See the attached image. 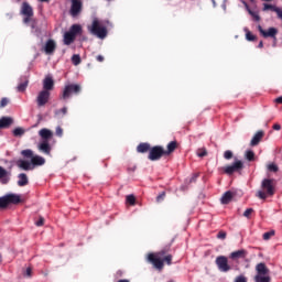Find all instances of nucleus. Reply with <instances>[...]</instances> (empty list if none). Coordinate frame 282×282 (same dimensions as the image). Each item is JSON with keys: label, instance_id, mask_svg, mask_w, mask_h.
<instances>
[{"label": "nucleus", "instance_id": "nucleus-1", "mask_svg": "<svg viewBox=\"0 0 282 282\" xmlns=\"http://www.w3.org/2000/svg\"><path fill=\"white\" fill-rule=\"evenodd\" d=\"M148 261L149 263H152L155 270H159V272H162V270H164V263H166V265H172L173 256L169 254V248H164L159 252L149 253Z\"/></svg>", "mask_w": 282, "mask_h": 282}, {"label": "nucleus", "instance_id": "nucleus-2", "mask_svg": "<svg viewBox=\"0 0 282 282\" xmlns=\"http://www.w3.org/2000/svg\"><path fill=\"white\" fill-rule=\"evenodd\" d=\"M276 193V181L274 178H263L261 182V189L256 194L259 199H268V197H273Z\"/></svg>", "mask_w": 282, "mask_h": 282}, {"label": "nucleus", "instance_id": "nucleus-3", "mask_svg": "<svg viewBox=\"0 0 282 282\" xmlns=\"http://www.w3.org/2000/svg\"><path fill=\"white\" fill-rule=\"evenodd\" d=\"M254 282H272L270 276V269L265 265V262H260L256 265Z\"/></svg>", "mask_w": 282, "mask_h": 282}, {"label": "nucleus", "instance_id": "nucleus-4", "mask_svg": "<svg viewBox=\"0 0 282 282\" xmlns=\"http://www.w3.org/2000/svg\"><path fill=\"white\" fill-rule=\"evenodd\" d=\"M88 32L97 39H107V26L102 25L98 19H95L91 25H88Z\"/></svg>", "mask_w": 282, "mask_h": 282}, {"label": "nucleus", "instance_id": "nucleus-5", "mask_svg": "<svg viewBox=\"0 0 282 282\" xmlns=\"http://www.w3.org/2000/svg\"><path fill=\"white\" fill-rule=\"evenodd\" d=\"M10 204H21V196L19 194H7L0 197V208H8Z\"/></svg>", "mask_w": 282, "mask_h": 282}, {"label": "nucleus", "instance_id": "nucleus-6", "mask_svg": "<svg viewBox=\"0 0 282 282\" xmlns=\"http://www.w3.org/2000/svg\"><path fill=\"white\" fill-rule=\"evenodd\" d=\"M83 91V88L78 84H69L64 87V90L62 93V100H67L72 96V94H75V96H78Z\"/></svg>", "mask_w": 282, "mask_h": 282}, {"label": "nucleus", "instance_id": "nucleus-7", "mask_svg": "<svg viewBox=\"0 0 282 282\" xmlns=\"http://www.w3.org/2000/svg\"><path fill=\"white\" fill-rule=\"evenodd\" d=\"M164 155V147L155 145L153 148H150L148 159L151 162H158V160H162Z\"/></svg>", "mask_w": 282, "mask_h": 282}, {"label": "nucleus", "instance_id": "nucleus-8", "mask_svg": "<svg viewBox=\"0 0 282 282\" xmlns=\"http://www.w3.org/2000/svg\"><path fill=\"white\" fill-rule=\"evenodd\" d=\"M21 14L24 17L23 23L28 24L32 21V17H34V9L28 2H23L21 7Z\"/></svg>", "mask_w": 282, "mask_h": 282}, {"label": "nucleus", "instance_id": "nucleus-9", "mask_svg": "<svg viewBox=\"0 0 282 282\" xmlns=\"http://www.w3.org/2000/svg\"><path fill=\"white\" fill-rule=\"evenodd\" d=\"M215 263L219 272H230V270H232V267L228 264V257L226 256H218L215 260Z\"/></svg>", "mask_w": 282, "mask_h": 282}, {"label": "nucleus", "instance_id": "nucleus-10", "mask_svg": "<svg viewBox=\"0 0 282 282\" xmlns=\"http://www.w3.org/2000/svg\"><path fill=\"white\" fill-rule=\"evenodd\" d=\"M258 30L264 39H274V41H276V34H279V30L275 28H269V30L265 31L261 25H258Z\"/></svg>", "mask_w": 282, "mask_h": 282}, {"label": "nucleus", "instance_id": "nucleus-11", "mask_svg": "<svg viewBox=\"0 0 282 282\" xmlns=\"http://www.w3.org/2000/svg\"><path fill=\"white\" fill-rule=\"evenodd\" d=\"M51 93L47 90H42L36 97L37 107H45L46 102H50Z\"/></svg>", "mask_w": 282, "mask_h": 282}, {"label": "nucleus", "instance_id": "nucleus-12", "mask_svg": "<svg viewBox=\"0 0 282 282\" xmlns=\"http://www.w3.org/2000/svg\"><path fill=\"white\" fill-rule=\"evenodd\" d=\"M243 169V162L236 161L231 165H227L224 171L227 175H232V173H237V171H241Z\"/></svg>", "mask_w": 282, "mask_h": 282}, {"label": "nucleus", "instance_id": "nucleus-13", "mask_svg": "<svg viewBox=\"0 0 282 282\" xmlns=\"http://www.w3.org/2000/svg\"><path fill=\"white\" fill-rule=\"evenodd\" d=\"M70 15L72 17H78L80 12H83V1L80 0H72V6H70Z\"/></svg>", "mask_w": 282, "mask_h": 282}, {"label": "nucleus", "instance_id": "nucleus-14", "mask_svg": "<svg viewBox=\"0 0 282 282\" xmlns=\"http://www.w3.org/2000/svg\"><path fill=\"white\" fill-rule=\"evenodd\" d=\"M37 150L40 151V153L52 158V144H50V142H40L37 144Z\"/></svg>", "mask_w": 282, "mask_h": 282}, {"label": "nucleus", "instance_id": "nucleus-15", "mask_svg": "<svg viewBox=\"0 0 282 282\" xmlns=\"http://www.w3.org/2000/svg\"><path fill=\"white\" fill-rule=\"evenodd\" d=\"M247 257H248V250L246 249L232 251L229 254V259H231L232 261H239V259H246Z\"/></svg>", "mask_w": 282, "mask_h": 282}, {"label": "nucleus", "instance_id": "nucleus-16", "mask_svg": "<svg viewBox=\"0 0 282 282\" xmlns=\"http://www.w3.org/2000/svg\"><path fill=\"white\" fill-rule=\"evenodd\" d=\"M17 166H19V169H22V171H33L34 166H32V161H26V160H19L17 162Z\"/></svg>", "mask_w": 282, "mask_h": 282}, {"label": "nucleus", "instance_id": "nucleus-17", "mask_svg": "<svg viewBox=\"0 0 282 282\" xmlns=\"http://www.w3.org/2000/svg\"><path fill=\"white\" fill-rule=\"evenodd\" d=\"M54 89V79L50 76L43 80V91H52Z\"/></svg>", "mask_w": 282, "mask_h": 282}, {"label": "nucleus", "instance_id": "nucleus-18", "mask_svg": "<svg viewBox=\"0 0 282 282\" xmlns=\"http://www.w3.org/2000/svg\"><path fill=\"white\" fill-rule=\"evenodd\" d=\"M39 135L40 138H42V140L47 141L54 138V132H52V130L50 129L44 128L39 131Z\"/></svg>", "mask_w": 282, "mask_h": 282}, {"label": "nucleus", "instance_id": "nucleus-19", "mask_svg": "<svg viewBox=\"0 0 282 282\" xmlns=\"http://www.w3.org/2000/svg\"><path fill=\"white\" fill-rule=\"evenodd\" d=\"M45 164V158L41 156V155H33L31 159V166H33V169L35 166H44Z\"/></svg>", "mask_w": 282, "mask_h": 282}, {"label": "nucleus", "instance_id": "nucleus-20", "mask_svg": "<svg viewBox=\"0 0 282 282\" xmlns=\"http://www.w3.org/2000/svg\"><path fill=\"white\" fill-rule=\"evenodd\" d=\"M44 52L46 54H54V52H56V42L48 40L44 46Z\"/></svg>", "mask_w": 282, "mask_h": 282}, {"label": "nucleus", "instance_id": "nucleus-21", "mask_svg": "<svg viewBox=\"0 0 282 282\" xmlns=\"http://www.w3.org/2000/svg\"><path fill=\"white\" fill-rule=\"evenodd\" d=\"M28 85H30V79L28 77H21L20 78V84L17 87V91L23 93L25 89H28Z\"/></svg>", "mask_w": 282, "mask_h": 282}, {"label": "nucleus", "instance_id": "nucleus-22", "mask_svg": "<svg viewBox=\"0 0 282 282\" xmlns=\"http://www.w3.org/2000/svg\"><path fill=\"white\" fill-rule=\"evenodd\" d=\"M67 32L76 39L78 34H83V26L80 24H73Z\"/></svg>", "mask_w": 282, "mask_h": 282}, {"label": "nucleus", "instance_id": "nucleus-23", "mask_svg": "<svg viewBox=\"0 0 282 282\" xmlns=\"http://www.w3.org/2000/svg\"><path fill=\"white\" fill-rule=\"evenodd\" d=\"M14 122L10 117H2L0 119V129H8Z\"/></svg>", "mask_w": 282, "mask_h": 282}, {"label": "nucleus", "instance_id": "nucleus-24", "mask_svg": "<svg viewBox=\"0 0 282 282\" xmlns=\"http://www.w3.org/2000/svg\"><path fill=\"white\" fill-rule=\"evenodd\" d=\"M263 10H271L272 12H275L278 17L282 20V10L280 8L264 3Z\"/></svg>", "mask_w": 282, "mask_h": 282}, {"label": "nucleus", "instance_id": "nucleus-25", "mask_svg": "<svg viewBox=\"0 0 282 282\" xmlns=\"http://www.w3.org/2000/svg\"><path fill=\"white\" fill-rule=\"evenodd\" d=\"M18 178V186H28V184H30V181L28 180V174L25 173L19 174Z\"/></svg>", "mask_w": 282, "mask_h": 282}, {"label": "nucleus", "instance_id": "nucleus-26", "mask_svg": "<svg viewBox=\"0 0 282 282\" xmlns=\"http://www.w3.org/2000/svg\"><path fill=\"white\" fill-rule=\"evenodd\" d=\"M232 192H226L223 197L220 198L221 204H230L232 202Z\"/></svg>", "mask_w": 282, "mask_h": 282}, {"label": "nucleus", "instance_id": "nucleus-27", "mask_svg": "<svg viewBox=\"0 0 282 282\" xmlns=\"http://www.w3.org/2000/svg\"><path fill=\"white\" fill-rule=\"evenodd\" d=\"M76 41V37L73 36L68 31L64 33V45H72Z\"/></svg>", "mask_w": 282, "mask_h": 282}, {"label": "nucleus", "instance_id": "nucleus-28", "mask_svg": "<svg viewBox=\"0 0 282 282\" xmlns=\"http://www.w3.org/2000/svg\"><path fill=\"white\" fill-rule=\"evenodd\" d=\"M264 135H265V131L259 130L252 137L251 142H261Z\"/></svg>", "mask_w": 282, "mask_h": 282}, {"label": "nucleus", "instance_id": "nucleus-29", "mask_svg": "<svg viewBox=\"0 0 282 282\" xmlns=\"http://www.w3.org/2000/svg\"><path fill=\"white\" fill-rule=\"evenodd\" d=\"M137 151H138V153H147V152L151 151V144H149V143H140L137 147Z\"/></svg>", "mask_w": 282, "mask_h": 282}, {"label": "nucleus", "instance_id": "nucleus-30", "mask_svg": "<svg viewBox=\"0 0 282 282\" xmlns=\"http://www.w3.org/2000/svg\"><path fill=\"white\" fill-rule=\"evenodd\" d=\"M177 149V142H171L167 144V150H164V155H171L173 151Z\"/></svg>", "mask_w": 282, "mask_h": 282}, {"label": "nucleus", "instance_id": "nucleus-31", "mask_svg": "<svg viewBox=\"0 0 282 282\" xmlns=\"http://www.w3.org/2000/svg\"><path fill=\"white\" fill-rule=\"evenodd\" d=\"M21 155H23V158H28V159L32 160V158H34V152L30 149L22 150Z\"/></svg>", "mask_w": 282, "mask_h": 282}, {"label": "nucleus", "instance_id": "nucleus-32", "mask_svg": "<svg viewBox=\"0 0 282 282\" xmlns=\"http://www.w3.org/2000/svg\"><path fill=\"white\" fill-rule=\"evenodd\" d=\"M24 134H25V129H23V128H15L13 130V135L15 138H21V135H24Z\"/></svg>", "mask_w": 282, "mask_h": 282}, {"label": "nucleus", "instance_id": "nucleus-33", "mask_svg": "<svg viewBox=\"0 0 282 282\" xmlns=\"http://www.w3.org/2000/svg\"><path fill=\"white\" fill-rule=\"evenodd\" d=\"M126 202L127 204H130V206H135V196L133 194L128 195Z\"/></svg>", "mask_w": 282, "mask_h": 282}, {"label": "nucleus", "instance_id": "nucleus-34", "mask_svg": "<svg viewBox=\"0 0 282 282\" xmlns=\"http://www.w3.org/2000/svg\"><path fill=\"white\" fill-rule=\"evenodd\" d=\"M8 105H10V98L3 97L0 100V109H4V107H8Z\"/></svg>", "mask_w": 282, "mask_h": 282}, {"label": "nucleus", "instance_id": "nucleus-35", "mask_svg": "<svg viewBox=\"0 0 282 282\" xmlns=\"http://www.w3.org/2000/svg\"><path fill=\"white\" fill-rule=\"evenodd\" d=\"M268 171H270V173H279V165L271 163L268 165Z\"/></svg>", "mask_w": 282, "mask_h": 282}, {"label": "nucleus", "instance_id": "nucleus-36", "mask_svg": "<svg viewBox=\"0 0 282 282\" xmlns=\"http://www.w3.org/2000/svg\"><path fill=\"white\" fill-rule=\"evenodd\" d=\"M246 33V39L247 41H257V36L252 34V32L248 31V29H245Z\"/></svg>", "mask_w": 282, "mask_h": 282}, {"label": "nucleus", "instance_id": "nucleus-37", "mask_svg": "<svg viewBox=\"0 0 282 282\" xmlns=\"http://www.w3.org/2000/svg\"><path fill=\"white\" fill-rule=\"evenodd\" d=\"M72 63H73V65H80V63H82L80 55L74 54L72 56Z\"/></svg>", "mask_w": 282, "mask_h": 282}, {"label": "nucleus", "instance_id": "nucleus-38", "mask_svg": "<svg viewBox=\"0 0 282 282\" xmlns=\"http://www.w3.org/2000/svg\"><path fill=\"white\" fill-rule=\"evenodd\" d=\"M246 158L248 162H254V152L252 150H248L246 152Z\"/></svg>", "mask_w": 282, "mask_h": 282}, {"label": "nucleus", "instance_id": "nucleus-39", "mask_svg": "<svg viewBox=\"0 0 282 282\" xmlns=\"http://www.w3.org/2000/svg\"><path fill=\"white\" fill-rule=\"evenodd\" d=\"M198 158H206L208 155V151H206V148H200L197 150Z\"/></svg>", "mask_w": 282, "mask_h": 282}, {"label": "nucleus", "instance_id": "nucleus-40", "mask_svg": "<svg viewBox=\"0 0 282 282\" xmlns=\"http://www.w3.org/2000/svg\"><path fill=\"white\" fill-rule=\"evenodd\" d=\"M272 237H274V230L264 232L262 239H264V241H269V239H272Z\"/></svg>", "mask_w": 282, "mask_h": 282}, {"label": "nucleus", "instance_id": "nucleus-41", "mask_svg": "<svg viewBox=\"0 0 282 282\" xmlns=\"http://www.w3.org/2000/svg\"><path fill=\"white\" fill-rule=\"evenodd\" d=\"M67 116V107H63L62 109L55 110V116Z\"/></svg>", "mask_w": 282, "mask_h": 282}, {"label": "nucleus", "instance_id": "nucleus-42", "mask_svg": "<svg viewBox=\"0 0 282 282\" xmlns=\"http://www.w3.org/2000/svg\"><path fill=\"white\" fill-rule=\"evenodd\" d=\"M252 213H254L253 208H247L243 213V217H246L247 219H250V215H252Z\"/></svg>", "mask_w": 282, "mask_h": 282}, {"label": "nucleus", "instance_id": "nucleus-43", "mask_svg": "<svg viewBox=\"0 0 282 282\" xmlns=\"http://www.w3.org/2000/svg\"><path fill=\"white\" fill-rule=\"evenodd\" d=\"M234 282H248V278H246V275L240 274L238 276H236Z\"/></svg>", "mask_w": 282, "mask_h": 282}, {"label": "nucleus", "instance_id": "nucleus-44", "mask_svg": "<svg viewBox=\"0 0 282 282\" xmlns=\"http://www.w3.org/2000/svg\"><path fill=\"white\" fill-rule=\"evenodd\" d=\"M3 177H8V170L0 166V180H3Z\"/></svg>", "mask_w": 282, "mask_h": 282}, {"label": "nucleus", "instance_id": "nucleus-45", "mask_svg": "<svg viewBox=\"0 0 282 282\" xmlns=\"http://www.w3.org/2000/svg\"><path fill=\"white\" fill-rule=\"evenodd\" d=\"M224 158L225 160H232V151L230 150L225 151Z\"/></svg>", "mask_w": 282, "mask_h": 282}, {"label": "nucleus", "instance_id": "nucleus-46", "mask_svg": "<svg viewBox=\"0 0 282 282\" xmlns=\"http://www.w3.org/2000/svg\"><path fill=\"white\" fill-rule=\"evenodd\" d=\"M55 134L57 135V138H63V128H61V126L56 128Z\"/></svg>", "mask_w": 282, "mask_h": 282}, {"label": "nucleus", "instance_id": "nucleus-47", "mask_svg": "<svg viewBox=\"0 0 282 282\" xmlns=\"http://www.w3.org/2000/svg\"><path fill=\"white\" fill-rule=\"evenodd\" d=\"M24 276H28V279H32V267L26 268Z\"/></svg>", "mask_w": 282, "mask_h": 282}, {"label": "nucleus", "instance_id": "nucleus-48", "mask_svg": "<svg viewBox=\"0 0 282 282\" xmlns=\"http://www.w3.org/2000/svg\"><path fill=\"white\" fill-rule=\"evenodd\" d=\"M249 14L252 15V18L254 19V21H261V17H259V15L257 14V12H253V11L249 10Z\"/></svg>", "mask_w": 282, "mask_h": 282}, {"label": "nucleus", "instance_id": "nucleus-49", "mask_svg": "<svg viewBox=\"0 0 282 282\" xmlns=\"http://www.w3.org/2000/svg\"><path fill=\"white\" fill-rule=\"evenodd\" d=\"M164 197H166V192H162L158 197H156V202H163Z\"/></svg>", "mask_w": 282, "mask_h": 282}, {"label": "nucleus", "instance_id": "nucleus-50", "mask_svg": "<svg viewBox=\"0 0 282 282\" xmlns=\"http://www.w3.org/2000/svg\"><path fill=\"white\" fill-rule=\"evenodd\" d=\"M226 237H227L226 231H219V232L217 234V239H226Z\"/></svg>", "mask_w": 282, "mask_h": 282}, {"label": "nucleus", "instance_id": "nucleus-51", "mask_svg": "<svg viewBox=\"0 0 282 282\" xmlns=\"http://www.w3.org/2000/svg\"><path fill=\"white\" fill-rule=\"evenodd\" d=\"M45 224V218H43V217H40V219L35 223V225L37 226V227H41V226H43Z\"/></svg>", "mask_w": 282, "mask_h": 282}, {"label": "nucleus", "instance_id": "nucleus-52", "mask_svg": "<svg viewBox=\"0 0 282 282\" xmlns=\"http://www.w3.org/2000/svg\"><path fill=\"white\" fill-rule=\"evenodd\" d=\"M272 129H273L274 131H281V124L275 123V124H273Z\"/></svg>", "mask_w": 282, "mask_h": 282}, {"label": "nucleus", "instance_id": "nucleus-53", "mask_svg": "<svg viewBox=\"0 0 282 282\" xmlns=\"http://www.w3.org/2000/svg\"><path fill=\"white\" fill-rule=\"evenodd\" d=\"M96 59L98 61V63H102L105 61V57L102 55H98Z\"/></svg>", "mask_w": 282, "mask_h": 282}, {"label": "nucleus", "instance_id": "nucleus-54", "mask_svg": "<svg viewBox=\"0 0 282 282\" xmlns=\"http://www.w3.org/2000/svg\"><path fill=\"white\" fill-rule=\"evenodd\" d=\"M274 102H276L278 105H282V96L278 97Z\"/></svg>", "mask_w": 282, "mask_h": 282}, {"label": "nucleus", "instance_id": "nucleus-55", "mask_svg": "<svg viewBox=\"0 0 282 282\" xmlns=\"http://www.w3.org/2000/svg\"><path fill=\"white\" fill-rule=\"evenodd\" d=\"M258 47H263V41H261L259 44H258Z\"/></svg>", "mask_w": 282, "mask_h": 282}, {"label": "nucleus", "instance_id": "nucleus-56", "mask_svg": "<svg viewBox=\"0 0 282 282\" xmlns=\"http://www.w3.org/2000/svg\"><path fill=\"white\" fill-rule=\"evenodd\" d=\"M118 282H130L128 279L118 280Z\"/></svg>", "mask_w": 282, "mask_h": 282}, {"label": "nucleus", "instance_id": "nucleus-57", "mask_svg": "<svg viewBox=\"0 0 282 282\" xmlns=\"http://www.w3.org/2000/svg\"><path fill=\"white\" fill-rule=\"evenodd\" d=\"M257 144H259V142H251V147H257Z\"/></svg>", "mask_w": 282, "mask_h": 282}, {"label": "nucleus", "instance_id": "nucleus-58", "mask_svg": "<svg viewBox=\"0 0 282 282\" xmlns=\"http://www.w3.org/2000/svg\"><path fill=\"white\" fill-rule=\"evenodd\" d=\"M117 276H122V271H118Z\"/></svg>", "mask_w": 282, "mask_h": 282}, {"label": "nucleus", "instance_id": "nucleus-59", "mask_svg": "<svg viewBox=\"0 0 282 282\" xmlns=\"http://www.w3.org/2000/svg\"><path fill=\"white\" fill-rule=\"evenodd\" d=\"M195 180H197V175H195L194 177H192L191 182H195Z\"/></svg>", "mask_w": 282, "mask_h": 282}, {"label": "nucleus", "instance_id": "nucleus-60", "mask_svg": "<svg viewBox=\"0 0 282 282\" xmlns=\"http://www.w3.org/2000/svg\"><path fill=\"white\" fill-rule=\"evenodd\" d=\"M3 263V257L0 254V265Z\"/></svg>", "mask_w": 282, "mask_h": 282}, {"label": "nucleus", "instance_id": "nucleus-61", "mask_svg": "<svg viewBox=\"0 0 282 282\" xmlns=\"http://www.w3.org/2000/svg\"><path fill=\"white\" fill-rule=\"evenodd\" d=\"M40 1H42L43 3L50 2V0H40Z\"/></svg>", "mask_w": 282, "mask_h": 282}, {"label": "nucleus", "instance_id": "nucleus-62", "mask_svg": "<svg viewBox=\"0 0 282 282\" xmlns=\"http://www.w3.org/2000/svg\"><path fill=\"white\" fill-rule=\"evenodd\" d=\"M167 282H175V281H173V280H170V281H167Z\"/></svg>", "mask_w": 282, "mask_h": 282}, {"label": "nucleus", "instance_id": "nucleus-63", "mask_svg": "<svg viewBox=\"0 0 282 282\" xmlns=\"http://www.w3.org/2000/svg\"><path fill=\"white\" fill-rule=\"evenodd\" d=\"M262 1H272V0H262Z\"/></svg>", "mask_w": 282, "mask_h": 282}, {"label": "nucleus", "instance_id": "nucleus-64", "mask_svg": "<svg viewBox=\"0 0 282 282\" xmlns=\"http://www.w3.org/2000/svg\"><path fill=\"white\" fill-rule=\"evenodd\" d=\"M213 1V3H215V0H212Z\"/></svg>", "mask_w": 282, "mask_h": 282}]
</instances>
